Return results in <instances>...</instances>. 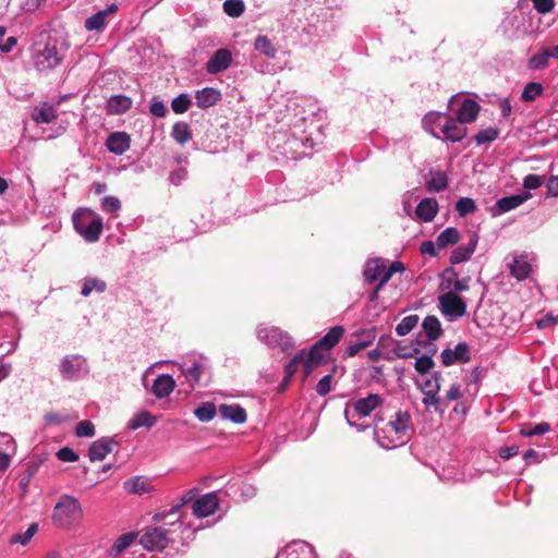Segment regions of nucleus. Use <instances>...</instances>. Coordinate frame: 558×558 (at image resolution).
<instances>
[{
  "mask_svg": "<svg viewBox=\"0 0 558 558\" xmlns=\"http://www.w3.org/2000/svg\"><path fill=\"white\" fill-rule=\"evenodd\" d=\"M410 421L411 416L408 412H397L393 420L375 432L379 446L392 449L405 444L410 439Z\"/></svg>",
  "mask_w": 558,
  "mask_h": 558,
  "instance_id": "1",
  "label": "nucleus"
},
{
  "mask_svg": "<svg viewBox=\"0 0 558 558\" xmlns=\"http://www.w3.org/2000/svg\"><path fill=\"white\" fill-rule=\"evenodd\" d=\"M84 517V510L80 500L69 494L61 495L53 507L52 523L63 530L78 524Z\"/></svg>",
  "mask_w": 558,
  "mask_h": 558,
  "instance_id": "2",
  "label": "nucleus"
},
{
  "mask_svg": "<svg viewBox=\"0 0 558 558\" xmlns=\"http://www.w3.org/2000/svg\"><path fill=\"white\" fill-rule=\"evenodd\" d=\"M403 271L404 266L401 262H392L388 265L384 258L376 257L365 264L363 275L368 283L386 284L393 274Z\"/></svg>",
  "mask_w": 558,
  "mask_h": 558,
  "instance_id": "3",
  "label": "nucleus"
},
{
  "mask_svg": "<svg viewBox=\"0 0 558 558\" xmlns=\"http://www.w3.org/2000/svg\"><path fill=\"white\" fill-rule=\"evenodd\" d=\"M64 54L65 50L58 45V40L49 39L44 47L35 46L33 59L37 70L48 71L59 65Z\"/></svg>",
  "mask_w": 558,
  "mask_h": 558,
  "instance_id": "4",
  "label": "nucleus"
},
{
  "mask_svg": "<svg viewBox=\"0 0 558 558\" xmlns=\"http://www.w3.org/2000/svg\"><path fill=\"white\" fill-rule=\"evenodd\" d=\"M75 230L87 241H98L102 231V219L92 210H82L73 216Z\"/></svg>",
  "mask_w": 558,
  "mask_h": 558,
  "instance_id": "5",
  "label": "nucleus"
},
{
  "mask_svg": "<svg viewBox=\"0 0 558 558\" xmlns=\"http://www.w3.org/2000/svg\"><path fill=\"white\" fill-rule=\"evenodd\" d=\"M383 402L377 393H371L366 398L359 399L352 407H347L344 411L348 424L356 427L359 430H365L367 426L359 425L357 418L368 416Z\"/></svg>",
  "mask_w": 558,
  "mask_h": 558,
  "instance_id": "6",
  "label": "nucleus"
},
{
  "mask_svg": "<svg viewBox=\"0 0 558 558\" xmlns=\"http://www.w3.org/2000/svg\"><path fill=\"white\" fill-rule=\"evenodd\" d=\"M257 338L269 347L280 348L283 352L293 348L292 338L274 326H258Z\"/></svg>",
  "mask_w": 558,
  "mask_h": 558,
  "instance_id": "7",
  "label": "nucleus"
},
{
  "mask_svg": "<svg viewBox=\"0 0 558 558\" xmlns=\"http://www.w3.org/2000/svg\"><path fill=\"white\" fill-rule=\"evenodd\" d=\"M60 373L63 378L74 380L88 374V365L86 360L81 355H66L59 365Z\"/></svg>",
  "mask_w": 558,
  "mask_h": 558,
  "instance_id": "8",
  "label": "nucleus"
},
{
  "mask_svg": "<svg viewBox=\"0 0 558 558\" xmlns=\"http://www.w3.org/2000/svg\"><path fill=\"white\" fill-rule=\"evenodd\" d=\"M534 257L525 254L514 255L507 262L510 275L519 281L529 278L534 268Z\"/></svg>",
  "mask_w": 558,
  "mask_h": 558,
  "instance_id": "9",
  "label": "nucleus"
},
{
  "mask_svg": "<svg viewBox=\"0 0 558 558\" xmlns=\"http://www.w3.org/2000/svg\"><path fill=\"white\" fill-rule=\"evenodd\" d=\"M440 310L450 318L462 317L466 312V305L461 296L453 292H447L439 298Z\"/></svg>",
  "mask_w": 558,
  "mask_h": 558,
  "instance_id": "10",
  "label": "nucleus"
},
{
  "mask_svg": "<svg viewBox=\"0 0 558 558\" xmlns=\"http://www.w3.org/2000/svg\"><path fill=\"white\" fill-rule=\"evenodd\" d=\"M168 533L163 527H149L141 537V544L148 550H160L167 546Z\"/></svg>",
  "mask_w": 558,
  "mask_h": 558,
  "instance_id": "11",
  "label": "nucleus"
},
{
  "mask_svg": "<svg viewBox=\"0 0 558 558\" xmlns=\"http://www.w3.org/2000/svg\"><path fill=\"white\" fill-rule=\"evenodd\" d=\"M219 505L217 493H208L193 502L192 510L197 518H206L215 513Z\"/></svg>",
  "mask_w": 558,
  "mask_h": 558,
  "instance_id": "12",
  "label": "nucleus"
},
{
  "mask_svg": "<svg viewBox=\"0 0 558 558\" xmlns=\"http://www.w3.org/2000/svg\"><path fill=\"white\" fill-rule=\"evenodd\" d=\"M441 132L447 141L456 143L466 136L468 129L458 118L447 117L441 126Z\"/></svg>",
  "mask_w": 558,
  "mask_h": 558,
  "instance_id": "13",
  "label": "nucleus"
},
{
  "mask_svg": "<svg viewBox=\"0 0 558 558\" xmlns=\"http://www.w3.org/2000/svg\"><path fill=\"white\" fill-rule=\"evenodd\" d=\"M276 558H316V554L310 544L305 542H293L278 553Z\"/></svg>",
  "mask_w": 558,
  "mask_h": 558,
  "instance_id": "14",
  "label": "nucleus"
},
{
  "mask_svg": "<svg viewBox=\"0 0 558 558\" xmlns=\"http://www.w3.org/2000/svg\"><path fill=\"white\" fill-rule=\"evenodd\" d=\"M231 62V52L226 48L218 49L213 54V57L207 61L206 71L209 74H217L223 72L230 66Z\"/></svg>",
  "mask_w": 558,
  "mask_h": 558,
  "instance_id": "15",
  "label": "nucleus"
},
{
  "mask_svg": "<svg viewBox=\"0 0 558 558\" xmlns=\"http://www.w3.org/2000/svg\"><path fill=\"white\" fill-rule=\"evenodd\" d=\"M469 361V345L464 342L458 343L454 349H446L441 352V362L446 366Z\"/></svg>",
  "mask_w": 558,
  "mask_h": 558,
  "instance_id": "16",
  "label": "nucleus"
},
{
  "mask_svg": "<svg viewBox=\"0 0 558 558\" xmlns=\"http://www.w3.org/2000/svg\"><path fill=\"white\" fill-rule=\"evenodd\" d=\"M117 446L113 438L102 437L94 441L88 450V457L92 461H102Z\"/></svg>",
  "mask_w": 558,
  "mask_h": 558,
  "instance_id": "17",
  "label": "nucleus"
},
{
  "mask_svg": "<svg viewBox=\"0 0 558 558\" xmlns=\"http://www.w3.org/2000/svg\"><path fill=\"white\" fill-rule=\"evenodd\" d=\"M106 145L110 153L122 155L130 148L131 140L124 132H113L108 136Z\"/></svg>",
  "mask_w": 558,
  "mask_h": 558,
  "instance_id": "18",
  "label": "nucleus"
},
{
  "mask_svg": "<svg viewBox=\"0 0 558 558\" xmlns=\"http://www.w3.org/2000/svg\"><path fill=\"white\" fill-rule=\"evenodd\" d=\"M218 413L223 420L235 424H242L247 418L245 409L239 404H221L218 408Z\"/></svg>",
  "mask_w": 558,
  "mask_h": 558,
  "instance_id": "19",
  "label": "nucleus"
},
{
  "mask_svg": "<svg viewBox=\"0 0 558 558\" xmlns=\"http://www.w3.org/2000/svg\"><path fill=\"white\" fill-rule=\"evenodd\" d=\"M324 351L317 343L307 353L304 351V377H307L315 367L324 362Z\"/></svg>",
  "mask_w": 558,
  "mask_h": 558,
  "instance_id": "20",
  "label": "nucleus"
},
{
  "mask_svg": "<svg viewBox=\"0 0 558 558\" xmlns=\"http://www.w3.org/2000/svg\"><path fill=\"white\" fill-rule=\"evenodd\" d=\"M438 213V202L436 198L426 197L422 199L416 209L415 215L422 221H432Z\"/></svg>",
  "mask_w": 558,
  "mask_h": 558,
  "instance_id": "21",
  "label": "nucleus"
},
{
  "mask_svg": "<svg viewBox=\"0 0 558 558\" xmlns=\"http://www.w3.org/2000/svg\"><path fill=\"white\" fill-rule=\"evenodd\" d=\"M117 10H118L117 4L112 3L107 9L98 11L97 13H95L94 15H92L90 17H88L85 21V28L87 31L100 32L107 23L106 20H107L108 14L114 13V12H117Z\"/></svg>",
  "mask_w": 558,
  "mask_h": 558,
  "instance_id": "22",
  "label": "nucleus"
},
{
  "mask_svg": "<svg viewBox=\"0 0 558 558\" xmlns=\"http://www.w3.org/2000/svg\"><path fill=\"white\" fill-rule=\"evenodd\" d=\"M357 338H359V340L355 343L350 344L347 349V353L349 356H354L361 350L369 347L376 339V329L369 328V329L362 330L357 335Z\"/></svg>",
  "mask_w": 558,
  "mask_h": 558,
  "instance_id": "23",
  "label": "nucleus"
},
{
  "mask_svg": "<svg viewBox=\"0 0 558 558\" xmlns=\"http://www.w3.org/2000/svg\"><path fill=\"white\" fill-rule=\"evenodd\" d=\"M481 106L473 99H465L457 112V118L464 124L477 119Z\"/></svg>",
  "mask_w": 558,
  "mask_h": 558,
  "instance_id": "24",
  "label": "nucleus"
},
{
  "mask_svg": "<svg viewBox=\"0 0 558 558\" xmlns=\"http://www.w3.org/2000/svg\"><path fill=\"white\" fill-rule=\"evenodd\" d=\"M175 381L170 375H159L153 384V393L161 399L168 397L174 389Z\"/></svg>",
  "mask_w": 558,
  "mask_h": 558,
  "instance_id": "25",
  "label": "nucleus"
},
{
  "mask_svg": "<svg viewBox=\"0 0 558 558\" xmlns=\"http://www.w3.org/2000/svg\"><path fill=\"white\" fill-rule=\"evenodd\" d=\"M220 92L211 87L197 90L195 95L196 105L202 109H207L215 106L220 100Z\"/></svg>",
  "mask_w": 558,
  "mask_h": 558,
  "instance_id": "26",
  "label": "nucleus"
},
{
  "mask_svg": "<svg viewBox=\"0 0 558 558\" xmlns=\"http://www.w3.org/2000/svg\"><path fill=\"white\" fill-rule=\"evenodd\" d=\"M31 117L37 124L50 123L57 118V110L53 105L44 102L33 109Z\"/></svg>",
  "mask_w": 558,
  "mask_h": 558,
  "instance_id": "27",
  "label": "nucleus"
},
{
  "mask_svg": "<svg viewBox=\"0 0 558 558\" xmlns=\"http://www.w3.org/2000/svg\"><path fill=\"white\" fill-rule=\"evenodd\" d=\"M441 375L438 372L424 375L421 380H416L415 384L422 393H439L440 390Z\"/></svg>",
  "mask_w": 558,
  "mask_h": 558,
  "instance_id": "28",
  "label": "nucleus"
},
{
  "mask_svg": "<svg viewBox=\"0 0 558 558\" xmlns=\"http://www.w3.org/2000/svg\"><path fill=\"white\" fill-rule=\"evenodd\" d=\"M448 186V177L444 171H430V179L426 180L425 189L429 193L445 191Z\"/></svg>",
  "mask_w": 558,
  "mask_h": 558,
  "instance_id": "29",
  "label": "nucleus"
},
{
  "mask_svg": "<svg viewBox=\"0 0 558 558\" xmlns=\"http://www.w3.org/2000/svg\"><path fill=\"white\" fill-rule=\"evenodd\" d=\"M124 489L130 494L143 495L151 489L149 480L143 476H135L124 482Z\"/></svg>",
  "mask_w": 558,
  "mask_h": 558,
  "instance_id": "30",
  "label": "nucleus"
},
{
  "mask_svg": "<svg viewBox=\"0 0 558 558\" xmlns=\"http://www.w3.org/2000/svg\"><path fill=\"white\" fill-rule=\"evenodd\" d=\"M132 106V100L130 97L124 95L112 96L108 100V112L110 114H121L126 112Z\"/></svg>",
  "mask_w": 558,
  "mask_h": 558,
  "instance_id": "31",
  "label": "nucleus"
},
{
  "mask_svg": "<svg viewBox=\"0 0 558 558\" xmlns=\"http://www.w3.org/2000/svg\"><path fill=\"white\" fill-rule=\"evenodd\" d=\"M343 335L344 328L342 326H335L316 343L324 350L329 351L340 341Z\"/></svg>",
  "mask_w": 558,
  "mask_h": 558,
  "instance_id": "32",
  "label": "nucleus"
},
{
  "mask_svg": "<svg viewBox=\"0 0 558 558\" xmlns=\"http://www.w3.org/2000/svg\"><path fill=\"white\" fill-rule=\"evenodd\" d=\"M529 197V193L502 197L498 199L497 207L501 213H507L522 205Z\"/></svg>",
  "mask_w": 558,
  "mask_h": 558,
  "instance_id": "33",
  "label": "nucleus"
},
{
  "mask_svg": "<svg viewBox=\"0 0 558 558\" xmlns=\"http://www.w3.org/2000/svg\"><path fill=\"white\" fill-rule=\"evenodd\" d=\"M422 327L425 331L426 337L429 340H436L440 337L442 329L440 322L435 316H427L422 324Z\"/></svg>",
  "mask_w": 558,
  "mask_h": 558,
  "instance_id": "34",
  "label": "nucleus"
},
{
  "mask_svg": "<svg viewBox=\"0 0 558 558\" xmlns=\"http://www.w3.org/2000/svg\"><path fill=\"white\" fill-rule=\"evenodd\" d=\"M182 374L186 377L191 384L199 381L202 374L204 373V365L199 362L194 361L190 366L182 364L180 366Z\"/></svg>",
  "mask_w": 558,
  "mask_h": 558,
  "instance_id": "35",
  "label": "nucleus"
},
{
  "mask_svg": "<svg viewBox=\"0 0 558 558\" xmlns=\"http://www.w3.org/2000/svg\"><path fill=\"white\" fill-rule=\"evenodd\" d=\"M171 136L180 145L186 144L192 138L190 126L185 122H177L172 126Z\"/></svg>",
  "mask_w": 558,
  "mask_h": 558,
  "instance_id": "36",
  "label": "nucleus"
},
{
  "mask_svg": "<svg viewBox=\"0 0 558 558\" xmlns=\"http://www.w3.org/2000/svg\"><path fill=\"white\" fill-rule=\"evenodd\" d=\"M156 423V418L146 411L136 413L129 422L131 429H137L140 427H151Z\"/></svg>",
  "mask_w": 558,
  "mask_h": 558,
  "instance_id": "37",
  "label": "nucleus"
},
{
  "mask_svg": "<svg viewBox=\"0 0 558 558\" xmlns=\"http://www.w3.org/2000/svg\"><path fill=\"white\" fill-rule=\"evenodd\" d=\"M135 541V534L126 533L117 538L113 545L110 548L111 556H118L122 551H124L128 547H130Z\"/></svg>",
  "mask_w": 558,
  "mask_h": 558,
  "instance_id": "38",
  "label": "nucleus"
},
{
  "mask_svg": "<svg viewBox=\"0 0 558 558\" xmlns=\"http://www.w3.org/2000/svg\"><path fill=\"white\" fill-rule=\"evenodd\" d=\"M544 92V87L541 83L537 82H530L525 85L522 94L521 99L525 102H532L537 97H539Z\"/></svg>",
  "mask_w": 558,
  "mask_h": 558,
  "instance_id": "39",
  "label": "nucleus"
},
{
  "mask_svg": "<svg viewBox=\"0 0 558 558\" xmlns=\"http://www.w3.org/2000/svg\"><path fill=\"white\" fill-rule=\"evenodd\" d=\"M106 282L100 280V279H97V278H86L84 281H83V287H82V291H81V294L83 296H88L93 291H96L98 293H101L106 290Z\"/></svg>",
  "mask_w": 558,
  "mask_h": 558,
  "instance_id": "40",
  "label": "nucleus"
},
{
  "mask_svg": "<svg viewBox=\"0 0 558 558\" xmlns=\"http://www.w3.org/2000/svg\"><path fill=\"white\" fill-rule=\"evenodd\" d=\"M38 531V523H32L27 530L23 533H17L11 536V544H21L22 546H26L31 539L35 536Z\"/></svg>",
  "mask_w": 558,
  "mask_h": 558,
  "instance_id": "41",
  "label": "nucleus"
},
{
  "mask_svg": "<svg viewBox=\"0 0 558 558\" xmlns=\"http://www.w3.org/2000/svg\"><path fill=\"white\" fill-rule=\"evenodd\" d=\"M550 54L548 49H544L542 52L532 56L527 61V68L530 70H542L548 66V60Z\"/></svg>",
  "mask_w": 558,
  "mask_h": 558,
  "instance_id": "42",
  "label": "nucleus"
},
{
  "mask_svg": "<svg viewBox=\"0 0 558 558\" xmlns=\"http://www.w3.org/2000/svg\"><path fill=\"white\" fill-rule=\"evenodd\" d=\"M254 47L257 51L269 58H275L277 52L271 40L267 36H257V38L255 39Z\"/></svg>",
  "mask_w": 558,
  "mask_h": 558,
  "instance_id": "43",
  "label": "nucleus"
},
{
  "mask_svg": "<svg viewBox=\"0 0 558 558\" xmlns=\"http://www.w3.org/2000/svg\"><path fill=\"white\" fill-rule=\"evenodd\" d=\"M216 413V407L214 403L210 402L204 403L194 410V415L201 422L211 421L215 417Z\"/></svg>",
  "mask_w": 558,
  "mask_h": 558,
  "instance_id": "44",
  "label": "nucleus"
},
{
  "mask_svg": "<svg viewBox=\"0 0 558 558\" xmlns=\"http://www.w3.org/2000/svg\"><path fill=\"white\" fill-rule=\"evenodd\" d=\"M418 323L417 315H409L404 317L396 327V332L399 336H405L410 333Z\"/></svg>",
  "mask_w": 558,
  "mask_h": 558,
  "instance_id": "45",
  "label": "nucleus"
},
{
  "mask_svg": "<svg viewBox=\"0 0 558 558\" xmlns=\"http://www.w3.org/2000/svg\"><path fill=\"white\" fill-rule=\"evenodd\" d=\"M499 136V130L496 128H488L481 130L475 136L474 141L477 145L488 144L497 140Z\"/></svg>",
  "mask_w": 558,
  "mask_h": 558,
  "instance_id": "46",
  "label": "nucleus"
},
{
  "mask_svg": "<svg viewBox=\"0 0 558 558\" xmlns=\"http://www.w3.org/2000/svg\"><path fill=\"white\" fill-rule=\"evenodd\" d=\"M474 253V246H457L452 251L450 262L452 264H460L468 260Z\"/></svg>",
  "mask_w": 558,
  "mask_h": 558,
  "instance_id": "47",
  "label": "nucleus"
},
{
  "mask_svg": "<svg viewBox=\"0 0 558 558\" xmlns=\"http://www.w3.org/2000/svg\"><path fill=\"white\" fill-rule=\"evenodd\" d=\"M244 9L242 0H226L223 2V11L231 17H239L244 12Z\"/></svg>",
  "mask_w": 558,
  "mask_h": 558,
  "instance_id": "48",
  "label": "nucleus"
},
{
  "mask_svg": "<svg viewBox=\"0 0 558 558\" xmlns=\"http://www.w3.org/2000/svg\"><path fill=\"white\" fill-rule=\"evenodd\" d=\"M456 210L459 216L465 217L476 210L475 202L470 197H461L456 203Z\"/></svg>",
  "mask_w": 558,
  "mask_h": 558,
  "instance_id": "49",
  "label": "nucleus"
},
{
  "mask_svg": "<svg viewBox=\"0 0 558 558\" xmlns=\"http://www.w3.org/2000/svg\"><path fill=\"white\" fill-rule=\"evenodd\" d=\"M460 239V232L456 228H447L438 235L436 244H457Z\"/></svg>",
  "mask_w": 558,
  "mask_h": 558,
  "instance_id": "50",
  "label": "nucleus"
},
{
  "mask_svg": "<svg viewBox=\"0 0 558 558\" xmlns=\"http://www.w3.org/2000/svg\"><path fill=\"white\" fill-rule=\"evenodd\" d=\"M299 365L304 368V350L298 353L287 365H286V380L290 381L291 377L298 371Z\"/></svg>",
  "mask_w": 558,
  "mask_h": 558,
  "instance_id": "51",
  "label": "nucleus"
},
{
  "mask_svg": "<svg viewBox=\"0 0 558 558\" xmlns=\"http://www.w3.org/2000/svg\"><path fill=\"white\" fill-rule=\"evenodd\" d=\"M191 106V99L189 95L181 94L178 97H175L171 102V108L173 112L181 114L189 110Z\"/></svg>",
  "mask_w": 558,
  "mask_h": 558,
  "instance_id": "52",
  "label": "nucleus"
},
{
  "mask_svg": "<svg viewBox=\"0 0 558 558\" xmlns=\"http://www.w3.org/2000/svg\"><path fill=\"white\" fill-rule=\"evenodd\" d=\"M434 366V361L430 356L428 355H421L420 357H417L415 360V363H414V368L417 373H420L421 375H429L430 373H428Z\"/></svg>",
  "mask_w": 558,
  "mask_h": 558,
  "instance_id": "53",
  "label": "nucleus"
},
{
  "mask_svg": "<svg viewBox=\"0 0 558 558\" xmlns=\"http://www.w3.org/2000/svg\"><path fill=\"white\" fill-rule=\"evenodd\" d=\"M550 430V425L546 422L536 424L534 427L527 428L523 427L520 430V434L524 437H531L535 435H543Z\"/></svg>",
  "mask_w": 558,
  "mask_h": 558,
  "instance_id": "54",
  "label": "nucleus"
},
{
  "mask_svg": "<svg viewBox=\"0 0 558 558\" xmlns=\"http://www.w3.org/2000/svg\"><path fill=\"white\" fill-rule=\"evenodd\" d=\"M101 207L105 211L116 214L121 209V202L114 196H105L101 201Z\"/></svg>",
  "mask_w": 558,
  "mask_h": 558,
  "instance_id": "55",
  "label": "nucleus"
},
{
  "mask_svg": "<svg viewBox=\"0 0 558 558\" xmlns=\"http://www.w3.org/2000/svg\"><path fill=\"white\" fill-rule=\"evenodd\" d=\"M424 395V398H423V404L426 407V408H434L435 411L439 412V413H442V409H441V399L438 397V393H423Z\"/></svg>",
  "mask_w": 558,
  "mask_h": 558,
  "instance_id": "56",
  "label": "nucleus"
},
{
  "mask_svg": "<svg viewBox=\"0 0 558 558\" xmlns=\"http://www.w3.org/2000/svg\"><path fill=\"white\" fill-rule=\"evenodd\" d=\"M95 435V427L90 421H81L76 426L77 437H93Z\"/></svg>",
  "mask_w": 558,
  "mask_h": 558,
  "instance_id": "57",
  "label": "nucleus"
},
{
  "mask_svg": "<svg viewBox=\"0 0 558 558\" xmlns=\"http://www.w3.org/2000/svg\"><path fill=\"white\" fill-rule=\"evenodd\" d=\"M544 183V178L537 174H527L523 180L526 190H535Z\"/></svg>",
  "mask_w": 558,
  "mask_h": 558,
  "instance_id": "58",
  "label": "nucleus"
},
{
  "mask_svg": "<svg viewBox=\"0 0 558 558\" xmlns=\"http://www.w3.org/2000/svg\"><path fill=\"white\" fill-rule=\"evenodd\" d=\"M331 374L324 376L316 386V391L319 396L324 397L331 390Z\"/></svg>",
  "mask_w": 558,
  "mask_h": 558,
  "instance_id": "59",
  "label": "nucleus"
},
{
  "mask_svg": "<svg viewBox=\"0 0 558 558\" xmlns=\"http://www.w3.org/2000/svg\"><path fill=\"white\" fill-rule=\"evenodd\" d=\"M59 460L63 462H75L78 460V456L71 448L64 447L57 452Z\"/></svg>",
  "mask_w": 558,
  "mask_h": 558,
  "instance_id": "60",
  "label": "nucleus"
},
{
  "mask_svg": "<svg viewBox=\"0 0 558 558\" xmlns=\"http://www.w3.org/2000/svg\"><path fill=\"white\" fill-rule=\"evenodd\" d=\"M533 5H534V9L538 13L545 14L553 10V8L555 5V1L554 0H533Z\"/></svg>",
  "mask_w": 558,
  "mask_h": 558,
  "instance_id": "61",
  "label": "nucleus"
},
{
  "mask_svg": "<svg viewBox=\"0 0 558 558\" xmlns=\"http://www.w3.org/2000/svg\"><path fill=\"white\" fill-rule=\"evenodd\" d=\"M461 396V386L459 384H452L446 392L445 401H454L460 399Z\"/></svg>",
  "mask_w": 558,
  "mask_h": 558,
  "instance_id": "62",
  "label": "nucleus"
},
{
  "mask_svg": "<svg viewBox=\"0 0 558 558\" xmlns=\"http://www.w3.org/2000/svg\"><path fill=\"white\" fill-rule=\"evenodd\" d=\"M149 111L153 116L158 117V118H163L168 112V110L162 101H154L150 105Z\"/></svg>",
  "mask_w": 558,
  "mask_h": 558,
  "instance_id": "63",
  "label": "nucleus"
},
{
  "mask_svg": "<svg viewBox=\"0 0 558 558\" xmlns=\"http://www.w3.org/2000/svg\"><path fill=\"white\" fill-rule=\"evenodd\" d=\"M547 194L553 197L558 196V174L551 175L547 182Z\"/></svg>",
  "mask_w": 558,
  "mask_h": 558,
  "instance_id": "64",
  "label": "nucleus"
}]
</instances>
